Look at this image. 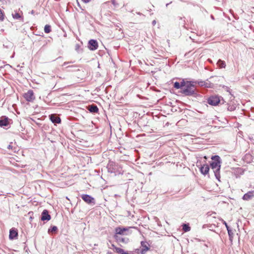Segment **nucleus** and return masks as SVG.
<instances>
[{"label": "nucleus", "mask_w": 254, "mask_h": 254, "mask_svg": "<svg viewBox=\"0 0 254 254\" xmlns=\"http://www.w3.org/2000/svg\"><path fill=\"white\" fill-rule=\"evenodd\" d=\"M51 26L49 25H45L44 27V31L46 33H49L51 32Z\"/></svg>", "instance_id": "412c9836"}, {"label": "nucleus", "mask_w": 254, "mask_h": 254, "mask_svg": "<svg viewBox=\"0 0 254 254\" xmlns=\"http://www.w3.org/2000/svg\"><path fill=\"white\" fill-rule=\"evenodd\" d=\"M254 197V190L249 191L245 193L243 196V199L244 200H250Z\"/></svg>", "instance_id": "9d476101"}, {"label": "nucleus", "mask_w": 254, "mask_h": 254, "mask_svg": "<svg viewBox=\"0 0 254 254\" xmlns=\"http://www.w3.org/2000/svg\"><path fill=\"white\" fill-rule=\"evenodd\" d=\"M129 253L127 252H125V251H124V252L123 253V254H129Z\"/></svg>", "instance_id": "72a5a7b5"}, {"label": "nucleus", "mask_w": 254, "mask_h": 254, "mask_svg": "<svg viewBox=\"0 0 254 254\" xmlns=\"http://www.w3.org/2000/svg\"><path fill=\"white\" fill-rule=\"evenodd\" d=\"M115 238L118 243H122L126 244L128 242V239L126 238H123L118 235H115Z\"/></svg>", "instance_id": "4468645a"}, {"label": "nucleus", "mask_w": 254, "mask_h": 254, "mask_svg": "<svg viewBox=\"0 0 254 254\" xmlns=\"http://www.w3.org/2000/svg\"><path fill=\"white\" fill-rule=\"evenodd\" d=\"M112 246L113 247L114 250H115V247H116L114 245H112Z\"/></svg>", "instance_id": "58836bf2"}, {"label": "nucleus", "mask_w": 254, "mask_h": 254, "mask_svg": "<svg viewBox=\"0 0 254 254\" xmlns=\"http://www.w3.org/2000/svg\"><path fill=\"white\" fill-rule=\"evenodd\" d=\"M11 143L10 144H9L7 146V149H12V146L11 145Z\"/></svg>", "instance_id": "c756f323"}, {"label": "nucleus", "mask_w": 254, "mask_h": 254, "mask_svg": "<svg viewBox=\"0 0 254 254\" xmlns=\"http://www.w3.org/2000/svg\"><path fill=\"white\" fill-rule=\"evenodd\" d=\"M220 101V98L218 96H212L207 99L208 104L212 106L217 105Z\"/></svg>", "instance_id": "7ed1b4c3"}, {"label": "nucleus", "mask_w": 254, "mask_h": 254, "mask_svg": "<svg viewBox=\"0 0 254 254\" xmlns=\"http://www.w3.org/2000/svg\"><path fill=\"white\" fill-rule=\"evenodd\" d=\"M13 151H14V152H16V148H14L13 149Z\"/></svg>", "instance_id": "ea45409f"}, {"label": "nucleus", "mask_w": 254, "mask_h": 254, "mask_svg": "<svg viewBox=\"0 0 254 254\" xmlns=\"http://www.w3.org/2000/svg\"><path fill=\"white\" fill-rule=\"evenodd\" d=\"M3 19H4V15H3V13L2 12L1 9L0 8V20L2 21L3 20Z\"/></svg>", "instance_id": "bb28decb"}, {"label": "nucleus", "mask_w": 254, "mask_h": 254, "mask_svg": "<svg viewBox=\"0 0 254 254\" xmlns=\"http://www.w3.org/2000/svg\"><path fill=\"white\" fill-rule=\"evenodd\" d=\"M212 160H213L210 164L211 168L213 170V172L216 178L220 181V169L221 167L220 158L218 155L212 156Z\"/></svg>", "instance_id": "f257e3e1"}, {"label": "nucleus", "mask_w": 254, "mask_h": 254, "mask_svg": "<svg viewBox=\"0 0 254 254\" xmlns=\"http://www.w3.org/2000/svg\"><path fill=\"white\" fill-rule=\"evenodd\" d=\"M51 218V215L49 214L48 211L46 209L44 210L41 214V220L49 221Z\"/></svg>", "instance_id": "1a4fd4ad"}, {"label": "nucleus", "mask_w": 254, "mask_h": 254, "mask_svg": "<svg viewBox=\"0 0 254 254\" xmlns=\"http://www.w3.org/2000/svg\"><path fill=\"white\" fill-rule=\"evenodd\" d=\"M228 233L229 236V239L231 241L232 240V238L233 237V233L232 232V230L231 229H228Z\"/></svg>", "instance_id": "393cba45"}, {"label": "nucleus", "mask_w": 254, "mask_h": 254, "mask_svg": "<svg viewBox=\"0 0 254 254\" xmlns=\"http://www.w3.org/2000/svg\"><path fill=\"white\" fill-rule=\"evenodd\" d=\"M196 88L193 82L187 83V86L183 88L181 93L186 96H193L196 94Z\"/></svg>", "instance_id": "f03ea898"}, {"label": "nucleus", "mask_w": 254, "mask_h": 254, "mask_svg": "<svg viewBox=\"0 0 254 254\" xmlns=\"http://www.w3.org/2000/svg\"><path fill=\"white\" fill-rule=\"evenodd\" d=\"M50 119L52 123L55 124H59L61 120L60 117L55 114H52L50 116Z\"/></svg>", "instance_id": "ddd939ff"}, {"label": "nucleus", "mask_w": 254, "mask_h": 254, "mask_svg": "<svg viewBox=\"0 0 254 254\" xmlns=\"http://www.w3.org/2000/svg\"><path fill=\"white\" fill-rule=\"evenodd\" d=\"M127 230L128 229L127 228L117 227L115 229L116 235H126V232L127 231Z\"/></svg>", "instance_id": "9b49d317"}, {"label": "nucleus", "mask_w": 254, "mask_h": 254, "mask_svg": "<svg viewBox=\"0 0 254 254\" xmlns=\"http://www.w3.org/2000/svg\"><path fill=\"white\" fill-rule=\"evenodd\" d=\"M69 63V62H64L63 65V66H66Z\"/></svg>", "instance_id": "2f4dec72"}, {"label": "nucleus", "mask_w": 254, "mask_h": 254, "mask_svg": "<svg viewBox=\"0 0 254 254\" xmlns=\"http://www.w3.org/2000/svg\"><path fill=\"white\" fill-rule=\"evenodd\" d=\"M8 125V119L6 117H2L0 119V126L6 127Z\"/></svg>", "instance_id": "dca6fc26"}, {"label": "nucleus", "mask_w": 254, "mask_h": 254, "mask_svg": "<svg viewBox=\"0 0 254 254\" xmlns=\"http://www.w3.org/2000/svg\"><path fill=\"white\" fill-rule=\"evenodd\" d=\"M75 50L79 53L80 52V46L78 44H76V46H75Z\"/></svg>", "instance_id": "cd10ccee"}, {"label": "nucleus", "mask_w": 254, "mask_h": 254, "mask_svg": "<svg viewBox=\"0 0 254 254\" xmlns=\"http://www.w3.org/2000/svg\"><path fill=\"white\" fill-rule=\"evenodd\" d=\"M82 1L83 2L87 3H88L89 2H90L91 1V0H82Z\"/></svg>", "instance_id": "7c9ffc66"}, {"label": "nucleus", "mask_w": 254, "mask_h": 254, "mask_svg": "<svg viewBox=\"0 0 254 254\" xmlns=\"http://www.w3.org/2000/svg\"><path fill=\"white\" fill-rule=\"evenodd\" d=\"M82 199L88 204H95L94 198L88 194H82L81 195Z\"/></svg>", "instance_id": "6e6552de"}, {"label": "nucleus", "mask_w": 254, "mask_h": 254, "mask_svg": "<svg viewBox=\"0 0 254 254\" xmlns=\"http://www.w3.org/2000/svg\"><path fill=\"white\" fill-rule=\"evenodd\" d=\"M76 67L75 65H71V66H67L66 67V68H68V67Z\"/></svg>", "instance_id": "f704fd0d"}, {"label": "nucleus", "mask_w": 254, "mask_h": 254, "mask_svg": "<svg viewBox=\"0 0 254 254\" xmlns=\"http://www.w3.org/2000/svg\"><path fill=\"white\" fill-rule=\"evenodd\" d=\"M141 244V248L136 250V253L137 254H144L149 250V248L147 246V244L146 242H142Z\"/></svg>", "instance_id": "20e7f679"}, {"label": "nucleus", "mask_w": 254, "mask_h": 254, "mask_svg": "<svg viewBox=\"0 0 254 254\" xmlns=\"http://www.w3.org/2000/svg\"><path fill=\"white\" fill-rule=\"evenodd\" d=\"M201 173L203 175H206L208 173L209 167L208 165L204 164L200 169Z\"/></svg>", "instance_id": "2eb2a0df"}, {"label": "nucleus", "mask_w": 254, "mask_h": 254, "mask_svg": "<svg viewBox=\"0 0 254 254\" xmlns=\"http://www.w3.org/2000/svg\"><path fill=\"white\" fill-rule=\"evenodd\" d=\"M172 2V1L170 2L169 3H167L166 4V7H168V6Z\"/></svg>", "instance_id": "c9c22d12"}, {"label": "nucleus", "mask_w": 254, "mask_h": 254, "mask_svg": "<svg viewBox=\"0 0 254 254\" xmlns=\"http://www.w3.org/2000/svg\"><path fill=\"white\" fill-rule=\"evenodd\" d=\"M188 82H189V81H185L184 80H183L181 82L180 86H181V89H182V90L183 89V88H184L187 86V83H188Z\"/></svg>", "instance_id": "aec40b11"}, {"label": "nucleus", "mask_w": 254, "mask_h": 254, "mask_svg": "<svg viewBox=\"0 0 254 254\" xmlns=\"http://www.w3.org/2000/svg\"><path fill=\"white\" fill-rule=\"evenodd\" d=\"M88 110L93 113H97L98 111V108L97 106L95 105H91L89 106Z\"/></svg>", "instance_id": "f3484780"}, {"label": "nucleus", "mask_w": 254, "mask_h": 254, "mask_svg": "<svg viewBox=\"0 0 254 254\" xmlns=\"http://www.w3.org/2000/svg\"><path fill=\"white\" fill-rule=\"evenodd\" d=\"M228 109L230 111H232L233 110L232 107H231L230 108H228Z\"/></svg>", "instance_id": "e433bc0d"}, {"label": "nucleus", "mask_w": 254, "mask_h": 254, "mask_svg": "<svg viewBox=\"0 0 254 254\" xmlns=\"http://www.w3.org/2000/svg\"><path fill=\"white\" fill-rule=\"evenodd\" d=\"M18 233L16 229L12 228L10 230L9 238L11 240L14 239L17 237Z\"/></svg>", "instance_id": "f8f14e48"}, {"label": "nucleus", "mask_w": 254, "mask_h": 254, "mask_svg": "<svg viewBox=\"0 0 254 254\" xmlns=\"http://www.w3.org/2000/svg\"><path fill=\"white\" fill-rule=\"evenodd\" d=\"M12 17L14 19H19L21 18V15L18 13H15L14 14H12Z\"/></svg>", "instance_id": "b1692460"}, {"label": "nucleus", "mask_w": 254, "mask_h": 254, "mask_svg": "<svg viewBox=\"0 0 254 254\" xmlns=\"http://www.w3.org/2000/svg\"><path fill=\"white\" fill-rule=\"evenodd\" d=\"M115 250L116 252L119 254H123L124 252V250L119 248H118L117 247H115Z\"/></svg>", "instance_id": "4be33fe9"}, {"label": "nucleus", "mask_w": 254, "mask_h": 254, "mask_svg": "<svg viewBox=\"0 0 254 254\" xmlns=\"http://www.w3.org/2000/svg\"><path fill=\"white\" fill-rule=\"evenodd\" d=\"M58 230V228L57 226H54L51 229H49L48 232H55Z\"/></svg>", "instance_id": "5701e85b"}, {"label": "nucleus", "mask_w": 254, "mask_h": 254, "mask_svg": "<svg viewBox=\"0 0 254 254\" xmlns=\"http://www.w3.org/2000/svg\"><path fill=\"white\" fill-rule=\"evenodd\" d=\"M88 48L92 51H94L97 49L98 47V44L96 40L91 39L88 42Z\"/></svg>", "instance_id": "0eeeda50"}, {"label": "nucleus", "mask_w": 254, "mask_h": 254, "mask_svg": "<svg viewBox=\"0 0 254 254\" xmlns=\"http://www.w3.org/2000/svg\"><path fill=\"white\" fill-rule=\"evenodd\" d=\"M156 21L155 20H153L152 21V25H155L156 24Z\"/></svg>", "instance_id": "473e14b6"}, {"label": "nucleus", "mask_w": 254, "mask_h": 254, "mask_svg": "<svg viewBox=\"0 0 254 254\" xmlns=\"http://www.w3.org/2000/svg\"><path fill=\"white\" fill-rule=\"evenodd\" d=\"M107 168L109 172L111 173H116L118 169V165H116L115 162L110 161L108 164Z\"/></svg>", "instance_id": "39448f33"}, {"label": "nucleus", "mask_w": 254, "mask_h": 254, "mask_svg": "<svg viewBox=\"0 0 254 254\" xmlns=\"http://www.w3.org/2000/svg\"><path fill=\"white\" fill-rule=\"evenodd\" d=\"M24 97L27 101H33L35 99L33 91L31 90H28L24 94Z\"/></svg>", "instance_id": "423d86ee"}, {"label": "nucleus", "mask_w": 254, "mask_h": 254, "mask_svg": "<svg viewBox=\"0 0 254 254\" xmlns=\"http://www.w3.org/2000/svg\"><path fill=\"white\" fill-rule=\"evenodd\" d=\"M183 230L185 232H188L190 230V228L188 225L184 224L183 225Z\"/></svg>", "instance_id": "6ab92c4d"}, {"label": "nucleus", "mask_w": 254, "mask_h": 254, "mask_svg": "<svg viewBox=\"0 0 254 254\" xmlns=\"http://www.w3.org/2000/svg\"><path fill=\"white\" fill-rule=\"evenodd\" d=\"M217 64L218 66H219V68H225L226 67V64L225 62L224 61H222L221 60H219L217 63Z\"/></svg>", "instance_id": "a211bd4d"}, {"label": "nucleus", "mask_w": 254, "mask_h": 254, "mask_svg": "<svg viewBox=\"0 0 254 254\" xmlns=\"http://www.w3.org/2000/svg\"><path fill=\"white\" fill-rule=\"evenodd\" d=\"M31 14H33L34 13V10H32V11H31Z\"/></svg>", "instance_id": "4c0bfd02"}, {"label": "nucleus", "mask_w": 254, "mask_h": 254, "mask_svg": "<svg viewBox=\"0 0 254 254\" xmlns=\"http://www.w3.org/2000/svg\"><path fill=\"white\" fill-rule=\"evenodd\" d=\"M223 223L225 225L227 230L228 229H230V227L228 226L227 223L225 221H224Z\"/></svg>", "instance_id": "c85d7f7f"}, {"label": "nucleus", "mask_w": 254, "mask_h": 254, "mask_svg": "<svg viewBox=\"0 0 254 254\" xmlns=\"http://www.w3.org/2000/svg\"><path fill=\"white\" fill-rule=\"evenodd\" d=\"M174 87L176 89H181L180 83L178 82H175L174 84Z\"/></svg>", "instance_id": "a878e982"}]
</instances>
